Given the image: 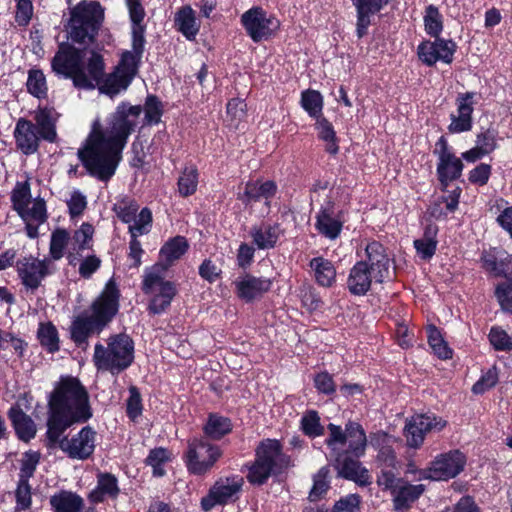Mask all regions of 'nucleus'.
<instances>
[{
    "label": "nucleus",
    "instance_id": "09e8293b",
    "mask_svg": "<svg viewBox=\"0 0 512 512\" xmlns=\"http://www.w3.org/2000/svg\"><path fill=\"white\" fill-rule=\"evenodd\" d=\"M162 105L157 97L149 95L144 105L145 121L149 125L158 124L162 116Z\"/></svg>",
    "mask_w": 512,
    "mask_h": 512
},
{
    "label": "nucleus",
    "instance_id": "393cba45",
    "mask_svg": "<svg viewBox=\"0 0 512 512\" xmlns=\"http://www.w3.org/2000/svg\"><path fill=\"white\" fill-rule=\"evenodd\" d=\"M35 127L41 139L54 143L57 139L56 113L47 108H40L34 115Z\"/></svg>",
    "mask_w": 512,
    "mask_h": 512
},
{
    "label": "nucleus",
    "instance_id": "f704fd0d",
    "mask_svg": "<svg viewBox=\"0 0 512 512\" xmlns=\"http://www.w3.org/2000/svg\"><path fill=\"white\" fill-rule=\"evenodd\" d=\"M460 191L450 192L447 196L437 198L429 208V214L435 219L444 218L457 209Z\"/></svg>",
    "mask_w": 512,
    "mask_h": 512
},
{
    "label": "nucleus",
    "instance_id": "338daca9",
    "mask_svg": "<svg viewBox=\"0 0 512 512\" xmlns=\"http://www.w3.org/2000/svg\"><path fill=\"white\" fill-rule=\"evenodd\" d=\"M418 55L419 58L429 66L435 64L438 61L434 42H425L419 45Z\"/></svg>",
    "mask_w": 512,
    "mask_h": 512
},
{
    "label": "nucleus",
    "instance_id": "6e6d98bb",
    "mask_svg": "<svg viewBox=\"0 0 512 512\" xmlns=\"http://www.w3.org/2000/svg\"><path fill=\"white\" fill-rule=\"evenodd\" d=\"M15 210L22 211L23 207L29 205L32 201L30 199V188L25 184L18 183L12 192L11 196Z\"/></svg>",
    "mask_w": 512,
    "mask_h": 512
},
{
    "label": "nucleus",
    "instance_id": "e433bc0d",
    "mask_svg": "<svg viewBox=\"0 0 512 512\" xmlns=\"http://www.w3.org/2000/svg\"><path fill=\"white\" fill-rule=\"evenodd\" d=\"M18 214L24 221H32L36 224H42L47 219L46 205L43 199H34L29 205L23 207Z\"/></svg>",
    "mask_w": 512,
    "mask_h": 512
},
{
    "label": "nucleus",
    "instance_id": "58836bf2",
    "mask_svg": "<svg viewBox=\"0 0 512 512\" xmlns=\"http://www.w3.org/2000/svg\"><path fill=\"white\" fill-rule=\"evenodd\" d=\"M26 86L28 92L34 97L38 99L46 98L48 87L45 75L41 70L31 69L28 72Z\"/></svg>",
    "mask_w": 512,
    "mask_h": 512
},
{
    "label": "nucleus",
    "instance_id": "4d7b16f0",
    "mask_svg": "<svg viewBox=\"0 0 512 512\" xmlns=\"http://www.w3.org/2000/svg\"><path fill=\"white\" fill-rule=\"evenodd\" d=\"M17 508L26 510L31 505V487L26 480H19L15 492Z\"/></svg>",
    "mask_w": 512,
    "mask_h": 512
},
{
    "label": "nucleus",
    "instance_id": "ddd939ff",
    "mask_svg": "<svg viewBox=\"0 0 512 512\" xmlns=\"http://www.w3.org/2000/svg\"><path fill=\"white\" fill-rule=\"evenodd\" d=\"M51 260L38 259L33 256L23 257L16 262L18 276L23 286L31 291H36L42 281L51 274Z\"/></svg>",
    "mask_w": 512,
    "mask_h": 512
},
{
    "label": "nucleus",
    "instance_id": "774afa93",
    "mask_svg": "<svg viewBox=\"0 0 512 512\" xmlns=\"http://www.w3.org/2000/svg\"><path fill=\"white\" fill-rule=\"evenodd\" d=\"M496 296L502 309L512 313V285H499L496 289Z\"/></svg>",
    "mask_w": 512,
    "mask_h": 512
},
{
    "label": "nucleus",
    "instance_id": "de8ad7c7",
    "mask_svg": "<svg viewBox=\"0 0 512 512\" xmlns=\"http://www.w3.org/2000/svg\"><path fill=\"white\" fill-rule=\"evenodd\" d=\"M499 381V375L497 368L492 366L486 371L480 379L472 386V392L474 394H483L486 391L493 388Z\"/></svg>",
    "mask_w": 512,
    "mask_h": 512
},
{
    "label": "nucleus",
    "instance_id": "8fccbe9b",
    "mask_svg": "<svg viewBox=\"0 0 512 512\" xmlns=\"http://www.w3.org/2000/svg\"><path fill=\"white\" fill-rule=\"evenodd\" d=\"M169 460V452L164 448H156L150 451L146 463L153 468L155 476H163L165 471L162 467Z\"/></svg>",
    "mask_w": 512,
    "mask_h": 512
},
{
    "label": "nucleus",
    "instance_id": "ea45409f",
    "mask_svg": "<svg viewBox=\"0 0 512 512\" xmlns=\"http://www.w3.org/2000/svg\"><path fill=\"white\" fill-rule=\"evenodd\" d=\"M152 227V212L148 208H143L135 219L129 224L128 231L131 237L138 238L150 232Z\"/></svg>",
    "mask_w": 512,
    "mask_h": 512
},
{
    "label": "nucleus",
    "instance_id": "39448f33",
    "mask_svg": "<svg viewBox=\"0 0 512 512\" xmlns=\"http://www.w3.org/2000/svg\"><path fill=\"white\" fill-rule=\"evenodd\" d=\"M366 259L358 261L350 270L347 288L353 295H365L373 283H383L390 277V259L379 242L366 246Z\"/></svg>",
    "mask_w": 512,
    "mask_h": 512
},
{
    "label": "nucleus",
    "instance_id": "c85d7f7f",
    "mask_svg": "<svg viewBox=\"0 0 512 512\" xmlns=\"http://www.w3.org/2000/svg\"><path fill=\"white\" fill-rule=\"evenodd\" d=\"M280 234L281 230L277 224L262 223L258 226H253L250 230V236L258 249L273 248Z\"/></svg>",
    "mask_w": 512,
    "mask_h": 512
},
{
    "label": "nucleus",
    "instance_id": "412c9836",
    "mask_svg": "<svg viewBox=\"0 0 512 512\" xmlns=\"http://www.w3.org/2000/svg\"><path fill=\"white\" fill-rule=\"evenodd\" d=\"M14 138L17 148L25 155L37 152L41 140L34 123L25 118H20L16 122Z\"/></svg>",
    "mask_w": 512,
    "mask_h": 512
},
{
    "label": "nucleus",
    "instance_id": "9d476101",
    "mask_svg": "<svg viewBox=\"0 0 512 512\" xmlns=\"http://www.w3.org/2000/svg\"><path fill=\"white\" fill-rule=\"evenodd\" d=\"M166 268L155 264L144 271L142 290L151 297L149 311L153 314L164 312L177 294L175 284L164 279Z\"/></svg>",
    "mask_w": 512,
    "mask_h": 512
},
{
    "label": "nucleus",
    "instance_id": "f8f14e48",
    "mask_svg": "<svg viewBox=\"0 0 512 512\" xmlns=\"http://www.w3.org/2000/svg\"><path fill=\"white\" fill-rule=\"evenodd\" d=\"M244 480L240 476L219 478L209 489L208 494L201 499L204 511H211L216 506H224L238 499Z\"/></svg>",
    "mask_w": 512,
    "mask_h": 512
},
{
    "label": "nucleus",
    "instance_id": "c9c22d12",
    "mask_svg": "<svg viewBox=\"0 0 512 512\" xmlns=\"http://www.w3.org/2000/svg\"><path fill=\"white\" fill-rule=\"evenodd\" d=\"M232 429L230 420L226 417L211 414L204 426L205 434L212 439H220Z\"/></svg>",
    "mask_w": 512,
    "mask_h": 512
},
{
    "label": "nucleus",
    "instance_id": "1a4fd4ad",
    "mask_svg": "<svg viewBox=\"0 0 512 512\" xmlns=\"http://www.w3.org/2000/svg\"><path fill=\"white\" fill-rule=\"evenodd\" d=\"M104 18L97 2L83 1L71 10L67 32L73 42L88 44L94 41Z\"/></svg>",
    "mask_w": 512,
    "mask_h": 512
},
{
    "label": "nucleus",
    "instance_id": "423d86ee",
    "mask_svg": "<svg viewBox=\"0 0 512 512\" xmlns=\"http://www.w3.org/2000/svg\"><path fill=\"white\" fill-rule=\"evenodd\" d=\"M329 436L325 440L330 450V457L337 476L349 481L355 482L361 487H366L372 483V477L369 470L362 465L358 458L348 455L344 451L346 445V434L341 426L328 424Z\"/></svg>",
    "mask_w": 512,
    "mask_h": 512
},
{
    "label": "nucleus",
    "instance_id": "a878e982",
    "mask_svg": "<svg viewBox=\"0 0 512 512\" xmlns=\"http://www.w3.org/2000/svg\"><path fill=\"white\" fill-rule=\"evenodd\" d=\"M344 222V215L339 207L333 205L322 208V236L332 241L337 239Z\"/></svg>",
    "mask_w": 512,
    "mask_h": 512
},
{
    "label": "nucleus",
    "instance_id": "a211bd4d",
    "mask_svg": "<svg viewBox=\"0 0 512 512\" xmlns=\"http://www.w3.org/2000/svg\"><path fill=\"white\" fill-rule=\"evenodd\" d=\"M272 284L273 280L270 278L256 277L251 274H245L234 282L237 296L245 302L261 298L271 289Z\"/></svg>",
    "mask_w": 512,
    "mask_h": 512
},
{
    "label": "nucleus",
    "instance_id": "dca6fc26",
    "mask_svg": "<svg viewBox=\"0 0 512 512\" xmlns=\"http://www.w3.org/2000/svg\"><path fill=\"white\" fill-rule=\"evenodd\" d=\"M446 426V421L429 414H417L407 420L404 428V436L407 445L411 448H419L426 433L440 431Z\"/></svg>",
    "mask_w": 512,
    "mask_h": 512
},
{
    "label": "nucleus",
    "instance_id": "a18cd8bd",
    "mask_svg": "<svg viewBox=\"0 0 512 512\" xmlns=\"http://www.w3.org/2000/svg\"><path fill=\"white\" fill-rule=\"evenodd\" d=\"M69 234L64 229H57L51 235L50 254L54 260H59L64 255V249L69 242Z\"/></svg>",
    "mask_w": 512,
    "mask_h": 512
},
{
    "label": "nucleus",
    "instance_id": "37998d69",
    "mask_svg": "<svg viewBox=\"0 0 512 512\" xmlns=\"http://www.w3.org/2000/svg\"><path fill=\"white\" fill-rule=\"evenodd\" d=\"M428 343L434 353L442 359H448L452 356L451 349L447 346L440 331L433 325L428 326Z\"/></svg>",
    "mask_w": 512,
    "mask_h": 512
},
{
    "label": "nucleus",
    "instance_id": "6ab92c4d",
    "mask_svg": "<svg viewBox=\"0 0 512 512\" xmlns=\"http://www.w3.org/2000/svg\"><path fill=\"white\" fill-rule=\"evenodd\" d=\"M475 93L465 92L456 98L457 113L450 115L451 123L448 126L450 133H462L472 128V113L474 110L473 97Z\"/></svg>",
    "mask_w": 512,
    "mask_h": 512
},
{
    "label": "nucleus",
    "instance_id": "473e14b6",
    "mask_svg": "<svg viewBox=\"0 0 512 512\" xmlns=\"http://www.w3.org/2000/svg\"><path fill=\"white\" fill-rule=\"evenodd\" d=\"M55 512H82L83 499L75 493L62 491L50 498Z\"/></svg>",
    "mask_w": 512,
    "mask_h": 512
},
{
    "label": "nucleus",
    "instance_id": "4be33fe9",
    "mask_svg": "<svg viewBox=\"0 0 512 512\" xmlns=\"http://www.w3.org/2000/svg\"><path fill=\"white\" fill-rule=\"evenodd\" d=\"M370 445L378 451L376 462L383 468H396L398 461L392 447L394 438L383 431L371 433Z\"/></svg>",
    "mask_w": 512,
    "mask_h": 512
},
{
    "label": "nucleus",
    "instance_id": "5fc2aeb1",
    "mask_svg": "<svg viewBox=\"0 0 512 512\" xmlns=\"http://www.w3.org/2000/svg\"><path fill=\"white\" fill-rule=\"evenodd\" d=\"M490 343L496 350H512V338L500 328H492L489 333Z\"/></svg>",
    "mask_w": 512,
    "mask_h": 512
},
{
    "label": "nucleus",
    "instance_id": "f03ea898",
    "mask_svg": "<svg viewBox=\"0 0 512 512\" xmlns=\"http://www.w3.org/2000/svg\"><path fill=\"white\" fill-rule=\"evenodd\" d=\"M141 106L121 104L113 114L109 126L101 129L95 123L78 157L88 172L102 181L110 179L121 160V152L131 132L137 126Z\"/></svg>",
    "mask_w": 512,
    "mask_h": 512
},
{
    "label": "nucleus",
    "instance_id": "9b49d317",
    "mask_svg": "<svg viewBox=\"0 0 512 512\" xmlns=\"http://www.w3.org/2000/svg\"><path fill=\"white\" fill-rule=\"evenodd\" d=\"M221 456L222 452L218 446L204 439L194 438L188 441L185 463L189 472L204 475Z\"/></svg>",
    "mask_w": 512,
    "mask_h": 512
},
{
    "label": "nucleus",
    "instance_id": "2eb2a0df",
    "mask_svg": "<svg viewBox=\"0 0 512 512\" xmlns=\"http://www.w3.org/2000/svg\"><path fill=\"white\" fill-rule=\"evenodd\" d=\"M241 22L254 42L270 37L279 28V21L260 7H253L241 16Z\"/></svg>",
    "mask_w": 512,
    "mask_h": 512
},
{
    "label": "nucleus",
    "instance_id": "bb28decb",
    "mask_svg": "<svg viewBox=\"0 0 512 512\" xmlns=\"http://www.w3.org/2000/svg\"><path fill=\"white\" fill-rule=\"evenodd\" d=\"M118 493L116 477L109 473H100L97 477V486L90 492L89 499L91 502L100 503L106 499H115Z\"/></svg>",
    "mask_w": 512,
    "mask_h": 512
},
{
    "label": "nucleus",
    "instance_id": "603ef678",
    "mask_svg": "<svg viewBox=\"0 0 512 512\" xmlns=\"http://www.w3.org/2000/svg\"><path fill=\"white\" fill-rule=\"evenodd\" d=\"M424 22L427 33L432 36H438L442 30V23L439 11L436 7L432 5L427 7Z\"/></svg>",
    "mask_w": 512,
    "mask_h": 512
},
{
    "label": "nucleus",
    "instance_id": "49530a36",
    "mask_svg": "<svg viewBox=\"0 0 512 512\" xmlns=\"http://www.w3.org/2000/svg\"><path fill=\"white\" fill-rule=\"evenodd\" d=\"M138 209L139 205L134 200L130 199H123L114 205V211L118 218L127 224L132 223L135 219Z\"/></svg>",
    "mask_w": 512,
    "mask_h": 512
},
{
    "label": "nucleus",
    "instance_id": "72a5a7b5",
    "mask_svg": "<svg viewBox=\"0 0 512 512\" xmlns=\"http://www.w3.org/2000/svg\"><path fill=\"white\" fill-rule=\"evenodd\" d=\"M276 192V185L272 181L266 182H248L245 186L244 195L241 198L243 202L249 203L261 199L268 200Z\"/></svg>",
    "mask_w": 512,
    "mask_h": 512
},
{
    "label": "nucleus",
    "instance_id": "cd10ccee",
    "mask_svg": "<svg viewBox=\"0 0 512 512\" xmlns=\"http://www.w3.org/2000/svg\"><path fill=\"white\" fill-rule=\"evenodd\" d=\"M388 3V0H354L357 8V34L362 37L370 25V16L380 11Z\"/></svg>",
    "mask_w": 512,
    "mask_h": 512
},
{
    "label": "nucleus",
    "instance_id": "864d4df0",
    "mask_svg": "<svg viewBox=\"0 0 512 512\" xmlns=\"http://www.w3.org/2000/svg\"><path fill=\"white\" fill-rule=\"evenodd\" d=\"M361 497L349 494L335 502L332 512H360Z\"/></svg>",
    "mask_w": 512,
    "mask_h": 512
},
{
    "label": "nucleus",
    "instance_id": "2f4dec72",
    "mask_svg": "<svg viewBox=\"0 0 512 512\" xmlns=\"http://www.w3.org/2000/svg\"><path fill=\"white\" fill-rule=\"evenodd\" d=\"M189 244L182 236H176L167 241L160 249V256L166 269L180 259L188 250Z\"/></svg>",
    "mask_w": 512,
    "mask_h": 512
},
{
    "label": "nucleus",
    "instance_id": "13d9d810",
    "mask_svg": "<svg viewBox=\"0 0 512 512\" xmlns=\"http://www.w3.org/2000/svg\"><path fill=\"white\" fill-rule=\"evenodd\" d=\"M15 20L21 26H26L33 15V5L31 0H16Z\"/></svg>",
    "mask_w": 512,
    "mask_h": 512
},
{
    "label": "nucleus",
    "instance_id": "052dcab7",
    "mask_svg": "<svg viewBox=\"0 0 512 512\" xmlns=\"http://www.w3.org/2000/svg\"><path fill=\"white\" fill-rule=\"evenodd\" d=\"M301 425L304 433L308 436L315 437L320 434L319 417L316 411L307 412L301 420Z\"/></svg>",
    "mask_w": 512,
    "mask_h": 512
},
{
    "label": "nucleus",
    "instance_id": "7ed1b4c3",
    "mask_svg": "<svg viewBox=\"0 0 512 512\" xmlns=\"http://www.w3.org/2000/svg\"><path fill=\"white\" fill-rule=\"evenodd\" d=\"M47 437L56 443L63 432L75 423L92 417L89 395L81 382L72 376L61 377L48 400Z\"/></svg>",
    "mask_w": 512,
    "mask_h": 512
},
{
    "label": "nucleus",
    "instance_id": "c756f323",
    "mask_svg": "<svg viewBox=\"0 0 512 512\" xmlns=\"http://www.w3.org/2000/svg\"><path fill=\"white\" fill-rule=\"evenodd\" d=\"M8 416L14 426L18 437L28 442L36 435V425L30 416L25 414L18 406L10 408Z\"/></svg>",
    "mask_w": 512,
    "mask_h": 512
},
{
    "label": "nucleus",
    "instance_id": "4468645a",
    "mask_svg": "<svg viewBox=\"0 0 512 512\" xmlns=\"http://www.w3.org/2000/svg\"><path fill=\"white\" fill-rule=\"evenodd\" d=\"M465 463V456L459 450L450 451L439 455L421 475L424 479L434 481L447 480L457 476L464 469Z\"/></svg>",
    "mask_w": 512,
    "mask_h": 512
},
{
    "label": "nucleus",
    "instance_id": "3c124183",
    "mask_svg": "<svg viewBox=\"0 0 512 512\" xmlns=\"http://www.w3.org/2000/svg\"><path fill=\"white\" fill-rule=\"evenodd\" d=\"M40 454L36 451L26 452L21 460L20 478L19 480H26L34 474L36 467L39 463Z\"/></svg>",
    "mask_w": 512,
    "mask_h": 512
},
{
    "label": "nucleus",
    "instance_id": "6e6552de",
    "mask_svg": "<svg viewBox=\"0 0 512 512\" xmlns=\"http://www.w3.org/2000/svg\"><path fill=\"white\" fill-rule=\"evenodd\" d=\"M290 464V459L281 451L279 441L266 439L256 450V459L250 466L247 479L251 484L262 485L272 475L281 473Z\"/></svg>",
    "mask_w": 512,
    "mask_h": 512
},
{
    "label": "nucleus",
    "instance_id": "680f3d73",
    "mask_svg": "<svg viewBox=\"0 0 512 512\" xmlns=\"http://www.w3.org/2000/svg\"><path fill=\"white\" fill-rule=\"evenodd\" d=\"M403 479L397 478L391 471L383 468L377 478V484L385 490H390L393 494L395 489L402 483Z\"/></svg>",
    "mask_w": 512,
    "mask_h": 512
},
{
    "label": "nucleus",
    "instance_id": "20e7f679",
    "mask_svg": "<svg viewBox=\"0 0 512 512\" xmlns=\"http://www.w3.org/2000/svg\"><path fill=\"white\" fill-rule=\"evenodd\" d=\"M120 293L114 279H110L100 296L91 307V314H82L75 318L71 325L73 341L84 349L87 339L94 333H100L112 320L119 308Z\"/></svg>",
    "mask_w": 512,
    "mask_h": 512
},
{
    "label": "nucleus",
    "instance_id": "bf43d9fd",
    "mask_svg": "<svg viewBox=\"0 0 512 512\" xmlns=\"http://www.w3.org/2000/svg\"><path fill=\"white\" fill-rule=\"evenodd\" d=\"M322 140L327 142L326 151L330 154H336L338 152L336 133L332 125L322 118Z\"/></svg>",
    "mask_w": 512,
    "mask_h": 512
},
{
    "label": "nucleus",
    "instance_id": "5701e85b",
    "mask_svg": "<svg viewBox=\"0 0 512 512\" xmlns=\"http://www.w3.org/2000/svg\"><path fill=\"white\" fill-rule=\"evenodd\" d=\"M343 432L346 434V443L348 442V447L344 448V451L356 458L363 457L368 444L363 427L357 422L349 421Z\"/></svg>",
    "mask_w": 512,
    "mask_h": 512
},
{
    "label": "nucleus",
    "instance_id": "0eeeda50",
    "mask_svg": "<svg viewBox=\"0 0 512 512\" xmlns=\"http://www.w3.org/2000/svg\"><path fill=\"white\" fill-rule=\"evenodd\" d=\"M134 359V343L126 334H118L108 339L107 347L95 345L93 361L97 369L119 373L128 368Z\"/></svg>",
    "mask_w": 512,
    "mask_h": 512
},
{
    "label": "nucleus",
    "instance_id": "0e129e2a",
    "mask_svg": "<svg viewBox=\"0 0 512 512\" xmlns=\"http://www.w3.org/2000/svg\"><path fill=\"white\" fill-rule=\"evenodd\" d=\"M69 213L72 217L79 216L86 208V197L79 191H74L67 201Z\"/></svg>",
    "mask_w": 512,
    "mask_h": 512
},
{
    "label": "nucleus",
    "instance_id": "b1692460",
    "mask_svg": "<svg viewBox=\"0 0 512 512\" xmlns=\"http://www.w3.org/2000/svg\"><path fill=\"white\" fill-rule=\"evenodd\" d=\"M424 490L425 486L423 484L413 485L403 480L392 494L394 509L396 511L409 509L423 494Z\"/></svg>",
    "mask_w": 512,
    "mask_h": 512
},
{
    "label": "nucleus",
    "instance_id": "c03bdc74",
    "mask_svg": "<svg viewBox=\"0 0 512 512\" xmlns=\"http://www.w3.org/2000/svg\"><path fill=\"white\" fill-rule=\"evenodd\" d=\"M302 108L318 123L320 117V93L316 90H306L301 95Z\"/></svg>",
    "mask_w": 512,
    "mask_h": 512
},
{
    "label": "nucleus",
    "instance_id": "69168bd1",
    "mask_svg": "<svg viewBox=\"0 0 512 512\" xmlns=\"http://www.w3.org/2000/svg\"><path fill=\"white\" fill-rule=\"evenodd\" d=\"M100 265L101 260L96 255L87 256L79 264V274L83 278H90L99 269Z\"/></svg>",
    "mask_w": 512,
    "mask_h": 512
},
{
    "label": "nucleus",
    "instance_id": "aec40b11",
    "mask_svg": "<svg viewBox=\"0 0 512 512\" xmlns=\"http://www.w3.org/2000/svg\"><path fill=\"white\" fill-rule=\"evenodd\" d=\"M437 145L441 147L437 173L440 182L443 185H447L448 182L460 177L463 170V163L459 158L448 151L446 140L443 137L439 139Z\"/></svg>",
    "mask_w": 512,
    "mask_h": 512
},
{
    "label": "nucleus",
    "instance_id": "f3484780",
    "mask_svg": "<svg viewBox=\"0 0 512 512\" xmlns=\"http://www.w3.org/2000/svg\"><path fill=\"white\" fill-rule=\"evenodd\" d=\"M57 442L70 458L84 460L89 458L95 449L96 432L90 426H85L71 438H59Z\"/></svg>",
    "mask_w": 512,
    "mask_h": 512
},
{
    "label": "nucleus",
    "instance_id": "a19ab883",
    "mask_svg": "<svg viewBox=\"0 0 512 512\" xmlns=\"http://www.w3.org/2000/svg\"><path fill=\"white\" fill-rule=\"evenodd\" d=\"M198 172L194 166L186 167L178 179V190L181 196L187 197L196 192Z\"/></svg>",
    "mask_w": 512,
    "mask_h": 512
},
{
    "label": "nucleus",
    "instance_id": "4c0bfd02",
    "mask_svg": "<svg viewBox=\"0 0 512 512\" xmlns=\"http://www.w3.org/2000/svg\"><path fill=\"white\" fill-rule=\"evenodd\" d=\"M94 228L89 223H83L78 230L74 232L71 242V250L80 254L85 249L92 247V238Z\"/></svg>",
    "mask_w": 512,
    "mask_h": 512
},
{
    "label": "nucleus",
    "instance_id": "f257e3e1",
    "mask_svg": "<svg viewBox=\"0 0 512 512\" xmlns=\"http://www.w3.org/2000/svg\"><path fill=\"white\" fill-rule=\"evenodd\" d=\"M143 25L132 27V51L122 54L115 71L103 80L105 64L103 57L95 50H80L71 45H61L52 59L56 74L70 78L75 87L99 90L111 97L126 90L137 72L138 62L144 51Z\"/></svg>",
    "mask_w": 512,
    "mask_h": 512
},
{
    "label": "nucleus",
    "instance_id": "79ce46f5",
    "mask_svg": "<svg viewBox=\"0 0 512 512\" xmlns=\"http://www.w3.org/2000/svg\"><path fill=\"white\" fill-rule=\"evenodd\" d=\"M37 335L41 345L46 347L49 352L58 351V333L56 327L52 323H41L39 325Z\"/></svg>",
    "mask_w": 512,
    "mask_h": 512
},
{
    "label": "nucleus",
    "instance_id": "e2e57ef3",
    "mask_svg": "<svg viewBox=\"0 0 512 512\" xmlns=\"http://www.w3.org/2000/svg\"><path fill=\"white\" fill-rule=\"evenodd\" d=\"M434 45L436 48L438 60H442L445 63H450L455 51V43L450 40L446 41L443 39H436L434 41Z\"/></svg>",
    "mask_w": 512,
    "mask_h": 512
},
{
    "label": "nucleus",
    "instance_id": "7c9ffc66",
    "mask_svg": "<svg viewBox=\"0 0 512 512\" xmlns=\"http://www.w3.org/2000/svg\"><path fill=\"white\" fill-rule=\"evenodd\" d=\"M177 29L188 39L193 40L199 32L200 23L195 11L190 6H183L175 14Z\"/></svg>",
    "mask_w": 512,
    "mask_h": 512
}]
</instances>
